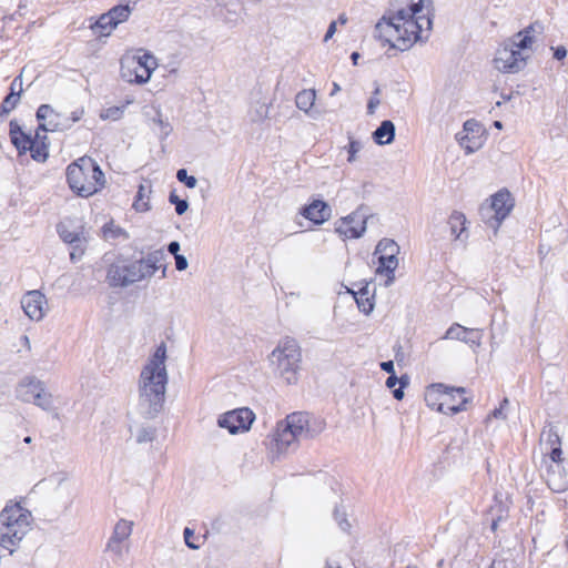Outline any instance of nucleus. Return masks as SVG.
I'll use <instances>...</instances> for the list:
<instances>
[{"label": "nucleus", "mask_w": 568, "mask_h": 568, "mask_svg": "<svg viewBox=\"0 0 568 568\" xmlns=\"http://www.w3.org/2000/svg\"><path fill=\"white\" fill-rule=\"evenodd\" d=\"M423 0L413 1L408 8L398 10L392 17H383L375 27L377 37L392 48L408 50L432 27V20L423 13Z\"/></svg>", "instance_id": "1"}, {"label": "nucleus", "mask_w": 568, "mask_h": 568, "mask_svg": "<svg viewBox=\"0 0 568 568\" xmlns=\"http://www.w3.org/2000/svg\"><path fill=\"white\" fill-rule=\"evenodd\" d=\"M166 347L159 345L142 368L139 378V398L135 406L138 418L154 419L163 409L168 385V372L165 367Z\"/></svg>", "instance_id": "2"}, {"label": "nucleus", "mask_w": 568, "mask_h": 568, "mask_svg": "<svg viewBox=\"0 0 568 568\" xmlns=\"http://www.w3.org/2000/svg\"><path fill=\"white\" fill-rule=\"evenodd\" d=\"M325 426L324 419L307 413L295 412L287 415L276 427L274 442L277 452L285 453L295 449L298 442L316 437L325 429Z\"/></svg>", "instance_id": "3"}, {"label": "nucleus", "mask_w": 568, "mask_h": 568, "mask_svg": "<svg viewBox=\"0 0 568 568\" xmlns=\"http://www.w3.org/2000/svg\"><path fill=\"white\" fill-rule=\"evenodd\" d=\"M541 30L539 23H531L524 30L517 32L497 49L494 64L504 73H517L521 71L529 59L527 50L531 49L535 42V34Z\"/></svg>", "instance_id": "4"}, {"label": "nucleus", "mask_w": 568, "mask_h": 568, "mask_svg": "<svg viewBox=\"0 0 568 568\" xmlns=\"http://www.w3.org/2000/svg\"><path fill=\"white\" fill-rule=\"evenodd\" d=\"M31 520L30 510L9 501L0 511V546L12 552L30 530Z\"/></svg>", "instance_id": "5"}, {"label": "nucleus", "mask_w": 568, "mask_h": 568, "mask_svg": "<svg viewBox=\"0 0 568 568\" xmlns=\"http://www.w3.org/2000/svg\"><path fill=\"white\" fill-rule=\"evenodd\" d=\"M70 189L82 197H89L104 187V173L91 158H80L67 168Z\"/></svg>", "instance_id": "6"}, {"label": "nucleus", "mask_w": 568, "mask_h": 568, "mask_svg": "<svg viewBox=\"0 0 568 568\" xmlns=\"http://www.w3.org/2000/svg\"><path fill=\"white\" fill-rule=\"evenodd\" d=\"M301 348L294 338L286 337L282 339L270 355L272 366L276 373L285 379L287 384H294L297 381V371L301 363Z\"/></svg>", "instance_id": "7"}, {"label": "nucleus", "mask_w": 568, "mask_h": 568, "mask_svg": "<svg viewBox=\"0 0 568 568\" xmlns=\"http://www.w3.org/2000/svg\"><path fill=\"white\" fill-rule=\"evenodd\" d=\"M462 396L466 393L464 387H449L445 384H433L425 393V402L428 407L446 415H455L466 409L467 398H462L459 404H452L450 396Z\"/></svg>", "instance_id": "8"}, {"label": "nucleus", "mask_w": 568, "mask_h": 568, "mask_svg": "<svg viewBox=\"0 0 568 568\" xmlns=\"http://www.w3.org/2000/svg\"><path fill=\"white\" fill-rule=\"evenodd\" d=\"M9 134L11 143L16 146L19 154H24L27 151H30L31 158L34 161L44 162L47 160L48 150L43 142L47 136H41L38 130L36 132V136L32 138L22 130L17 120H11Z\"/></svg>", "instance_id": "9"}, {"label": "nucleus", "mask_w": 568, "mask_h": 568, "mask_svg": "<svg viewBox=\"0 0 568 568\" xmlns=\"http://www.w3.org/2000/svg\"><path fill=\"white\" fill-rule=\"evenodd\" d=\"M158 67L156 59L149 52L128 57L121 62V75L130 83H146Z\"/></svg>", "instance_id": "10"}, {"label": "nucleus", "mask_w": 568, "mask_h": 568, "mask_svg": "<svg viewBox=\"0 0 568 568\" xmlns=\"http://www.w3.org/2000/svg\"><path fill=\"white\" fill-rule=\"evenodd\" d=\"M514 205L515 203L510 192L507 190H500L491 196L489 204L480 206L479 214L481 221L497 232L501 222L514 209Z\"/></svg>", "instance_id": "11"}, {"label": "nucleus", "mask_w": 568, "mask_h": 568, "mask_svg": "<svg viewBox=\"0 0 568 568\" xmlns=\"http://www.w3.org/2000/svg\"><path fill=\"white\" fill-rule=\"evenodd\" d=\"M57 231L60 239L72 246L70 260L79 261L84 254L88 242L84 225L81 221L67 219L57 225Z\"/></svg>", "instance_id": "12"}, {"label": "nucleus", "mask_w": 568, "mask_h": 568, "mask_svg": "<svg viewBox=\"0 0 568 568\" xmlns=\"http://www.w3.org/2000/svg\"><path fill=\"white\" fill-rule=\"evenodd\" d=\"M398 254L399 246L394 240L382 239L376 245L374 252V255H377L378 258L376 272L381 275H386V286L392 285L395 281V270L398 266Z\"/></svg>", "instance_id": "13"}, {"label": "nucleus", "mask_w": 568, "mask_h": 568, "mask_svg": "<svg viewBox=\"0 0 568 568\" xmlns=\"http://www.w3.org/2000/svg\"><path fill=\"white\" fill-rule=\"evenodd\" d=\"M17 397L24 403H33L44 410L52 407V395L45 390L44 384L36 377H26L19 383Z\"/></svg>", "instance_id": "14"}, {"label": "nucleus", "mask_w": 568, "mask_h": 568, "mask_svg": "<svg viewBox=\"0 0 568 568\" xmlns=\"http://www.w3.org/2000/svg\"><path fill=\"white\" fill-rule=\"evenodd\" d=\"M135 4L136 0H121L118 6L100 16L93 29L99 32L100 36H109L118 24L129 19Z\"/></svg>", "instance_id": "15"}, {"label": "nucleus", "mask_w": 568, "mask_h": 568, "mask_svg": "<svg viewBox=\"0 0 568 568\" xmlns=\"http://www.w3.org/2000/svg\"><path fill=\"white\" fill-rule=\"evenodd\" d=\"M367 210L359 206L356 211L342 217L336 223V232L346 239H359L366 232Z\"/></svg>", "instance_id": "16"}, {"label": "nucleus", "mask_w": 568, "mask_h": 568, "mask_svg": "<svg viewBox=\"0 0 568 568\" xmlns=\"http://www.w3.org/2000/svg\"><path fill=\"white\" fill-rule=\"evenodd\" d=\"M255 419V414L247 407L230 410L221 415L217 425L226 428L230 434L247 432Z\"/></svg>", "instance_id": "17"}, {"label": "nucleus", "mask_w": 568, "mask_h": 568, "mask_svg": "<svg viewBox=\"0 0 568 568\" xmlns=\"http://www.w3.org/2000/svg\"><path fill=\"white\" fill-rule=\"evenodd\" d=\"M545 455L549 456L550 460L554 463L547 468L546 481L548 487L557 493L564 491L568 488V474L560 471L561 467V446H556L549 448L548 452H542Z\"/></svg>", "instance_id": "18"}, {"label": "nucleus", "mask_w": 568, "mask_h": 568, "mask_svg": "<svg viewBox=\"0 0 568 568\" xmlns=\"http://www.w3.org/2000/svg\"><path fill=\"white\" fill-rule=\"evenodd\" d=\"M139 267L134 265V262L126 264H112L106 273V280L112 287H126L131 284L141 281Z\"/></svg>", "instance_id": "19"}, {"label": "nucleus", "mask_w": 568, "mask_h": 568, "mask_svg": "<svg viewBox=\"0 0 568 568\" xmlns=\"http://www.w3.org/2000/svg\"><path fill=\"white\" fill-rule=\"evenodd\" d=\"M47 297L38 290L27 292L21 298V307L31 321H41L45 315Z\"/></svg>", "instance_id": "20"}, {"label": "nucleus", "mask_w": 568, "mask_h": 568, "mask_svg": "<svg viewBox=\"0 0 568 568\" xmlns=\"http://www.w3.org/2000/svg\"><path fill=\"white\" fill-rule=\"evenodd\" d=\"M481 336L480 329L467 328L455 323L446 331L442 339H456L469 344L470 346H479Z\"/></svg>", "instance_id": "21"}, {"label": "nucleus", "mask_w": 568, "mask_h": 568, "mask_svg": "<svg viewBox=\"0 0 568 568\" xmlns=\"http://www.w3.org/2000/svg\"><path fill=\"white\" fill-rule=\"evenodd\" d=\"M301 214L314 224L321 225L331 219L332 209L326 202L314 200L302 209Z\"/></svg>", "instance_id": "22"}, {"label": "nucleus", "mask_w": 568, "mask_h": 568, "mask_svg": "<svg viewBox=\"0 0 568 568\" xmlns=\"http://www.w3.org/2000/svg\"><path fill=\"white\" fill-rule=\"evenodd\" d=\"M130 433L138 444H146L156 438L158 428L152 424L134 419L130 426Z\"/></svg>", "instance_id": "23"}, {"label": "nucleus", "mask_w": 568, "mask_h": 568, "mask_svg": "<svg viewBox=\"0 0 568 568\" xmlns=\"http://www.w3.org/2000/svg\"><path fill=\"white\" fill-rule=\"evenodd\" d=\"M58 114L49 104H41L37 110V119L40 121L38 131H54L58 128V123L54 119Z\"/></svg>", "instance_id": "24"}, {"label": "nucleus", "mask_w": 568, "mask_h": 568, "mask_svg": "<svg viewBox=\"0 0 568 568\" xmlns=\"http://www.w3.org/2000/svg\"><path fill=\"white\" fill-rule=\"evenodd\" d=\"M395 124L390 120H384L374 131L373 139L379 145L390 144L395 139Z\"/></svg>", "instance_id": "25"}, {"label": "nucleus", "mask_w": 568, "mask_h": 568, "mask_svg": "<svg viewBox=\"0 0 568 568\" xmlns=\"http://www.w3.org/2000/svg\"><path fill=\"white\" fill-rule=\"evenodd\" d=\"M152 193V186L149 181H145L144 183H141L139 185L133 207L138 212H146L150 210V194Z\"/></svg>", "instance_id": "26"}, {"label": "nucleus", "mask_w": 568, "mask_h": 568, "mask_svg": "<svg viewBox=\"0 0 568 568\" xmlns=\"http://www.w3.org/2000/svg\"><path fill=\"white\" fill-rule=\"evenodd\" d=\"M354 298L361 312L368 315L374 308V295L371 294L368 285L354 293Z\"/></svg>", "instance_id": "27"}, {"label": "nucleus", "mask_w": 568, "mask_h": 568, "mask_svg": "<svg viewBox=\"0 0 568 568\" xmlns=\"http://www.w3.org/2000/svg\"><path fill=\"white\" fill-rule=\"evenodd\" d=\"M466 216L462 212L454 211L448 219L452 236L456 240H460L463 233L466 232Z\"/></svg>", "instance_id": "28"}, {"label": "nucleus", "mask_w": 568, "mask_h": 568, "mask_svg": "<svg viewBox=\"0 0 568 568\" xmlns=\"http://www.w3.org/2000/svg\"><path fill=\"white\" fill-rule=\"evenodd\" d=\"M540 445L542 452H548L549 448L561 446V440L558 432L552 427H545L540 434Z\"/></svg>", "instance_id": "29"}, {"label": "nucleus", "mask_w": 568, "mask_h": 568, "mask_svg": "<svg viewBox=\"0 0 568 568\" xmlns=\"http://www.w3.org/2000/svg\"><path fill=\"white\" fill-rule=\"evenodd\" d=\"M133 521L126 519H120L114 525L111 539H115L118 541H126L133 531Z\"/></svg>", "instance_id": "30"}, {"label": "nucleus", "mask_w": 568, "mask_h": 568, "mask_svg": "<svg viewBox=\"0 0 568 568\" xmlns=\"http://www.w3.org/2000/svg\"><path fill=\"white\" fill-rule=\"evenodd\" d=\"M456 139L459 145L465 150L466 154H471L481 148L480 135H470L457 133Z\"/></svg>", "instance_id": "31"}, {"label": "nucleus", "mask_w": 568, "mask_h": 568, "mask_svg": "<svg viewBox=\"0 0 568 568\" xmlns=\"http://www.w3.org/2000/svg\"><path fill=\"white\" fill-rule=\"evenodd\" d=\"M165 253L162 248L160 250H155L153 252H150L148 255H146V263H150L151 266H152V270L154 271V273L158 271V270H162V273H161V278H164L166 276V265H165Z\"/></svg>", "instance_id": "32"}, {"label": "nucleus", "mask_w": 568, "mask_h": 568, "mask_svg": "<svg viewBox=\"0 0 568 568\" xmlns=\"http://www.w3.org/2000/svg\"><path fill=\"white\" fill-rule=\"evenodd\" d=\"M316 98L315 90L308 89V90H302L296 94L295 103L296 106L304 112H308L311 108L314 105Z\"/></svg>", "instance_id": "33"}, {"label": "nucleus", "mask_w": 568, "mask_h": 568, "mask_svg": "<svg viewBox=\"0 0 568 568\" xmlns=\"http://www.w3.org/2000/svg\"><path fill=\"white\" fill-rule=\"evenodd\" d=\"M270 106L266 102H256L250 110L248 116L252 122H262L268 118Z\"/></svg>", "instance_id": "34"}, {"label": "nucleus", "mask_w": 568, "mask_h": 568, "mask_svg": "<svg viewBox=\"0 0 568 568\" xmlns=\"http://www.w3.org/2000/svg\"><path fill=\"white\" fill-rule=\"evenodd\" d=\"M105 548L108 551H111L116 559H122L124 554L129 551L128 544L111 538H109Z\"/></svg>", "instance_id": "35"}, {"label": "nucleus", "mask_w": 568, "mask_h": 568, "mask_svg": "<svg viewBox=\"0 0 568 568\" xmlns=\"http://www.w3.org/2000/svg\"><path fill=\"white\" fill-rule=\"evenodd\" d=\"M124 109L125 105L106 108L101 111L100 118L102 120L118 121L123 116Z\"/></svg>", "instance_id": "36"}, {"label": "nucleus", "mask_w": 568, "mask_h": 568, "mask_svg": "<svg viewBox=\"0 0 568 568\" xmlns=\"http://www.w3.org/2000/svg\"><path fill=\"white\" fill-rule=\"evenodd\" d=\"M334 519L336 520L338 527L343 531H345V532L349 531L352 525L348 521L347 515H346L344 509H342L341 507H335V509H334Z\"/></svg>", "instance_id": "37"}, {"label": "nucleus", "mask_w": 568, "mask_h": 568, "mask_svg": "<svg viewBox=\"0 0 568 568\" xmlns=\"http://www.w3.org/2000/svg\"><path fill=\"white\" fill-rule=\"evenodd\" d=\"M20 97L9 93L1 103L0 114L3 115L10 113L17 106Z\"/></svg>", "instance_id": "38"}, {"label": "nucleus", "mask_w": 568, "mask_h": 568, "mask_svg": "<svg viewBox=\"0 0 568 568\" xmlns=\"http://www.w3.org/2000/svg\"><path fill=\"white\" fill-rule=\"evenodd\" d=\"M169 202L175 205V212L179 215L184 214L189 209V203L186 200H181L175 192H171L169 195Z\"/></svg>", "instance_id": "39"}, {"label": "nucleus", "mask_w": 568, "mask_h": 568, "mask_svg": "<svg viewBox=\"0 0 568 568\" xmlns=\"http://www.w3.org/2000/svg\"><path fill=\"white\" fill-rule=\"evenodd\" d=\"M134 265L139 267V273L141 275V281L151 277L154 274V271L152 270V266L150 263H146V256L134 261Z\"/></svg>", "instance_id": "40"}, {"label": "nucleus", "mask_w": 568, "mask_h": 568, "mask_svg": "<svg viewBox=\"0 0 568 568\" xmlns=\"http://www.w3.org/2000/svg\"><path fill=\"white\" fill-rule=\"evenodd\" d=\"M464 134H470V135H480L481 133V125L474 119L465 121L463 125V132Z\"/></svg>", "instance_id": "41"}, {"label": "nucleus", "mask_w": 568, "mask_h": 568, "mask_svg": "<svg viewBox=\"0 0 568 568\" xmlns=\"http://www.w3.org/2000/svg\"><path fill=\"white\" fill-rule=\"evenodd\" d=\"M176 179L179 180V182L184 183L190 189H194L197 184V180L192 175H187L185 169L178 170Z\"/></svg>", "instance_id": "42"}, {"label": "nucleus", "mask_w": 568, "mask_h": 568, "mask_svg": "<svg viewBox=\"0 0 568 568\" xmlns=\"http://www.w3.org/2000/svg\"><path fill=\"white\" fill-rule=\"evenodd\" d=\"M183 537H184L185 545L189 548H191V549L200 548V544L195 542V540H197L199 538L195 537V532L192 528L185 527L183 530Z\"/></svg>", "instance_id": "43"}, {"label": "nucleus", "mask_w": 568, "mask_h": 568, "mask_svg": "<svg viewBox=\"0 0 568 568\" xmlns=\"http://www.w3.org/2000/svg\"><path fill=\"white\" fill-rule=\"evenodd\" d=\"M363 149V144L361 141L351 140L348 144V162H354L356 160V154Z\"/></svg>", "instance_id": "44"}, {"label": "nucleus", "mask_w": 568, "mask_h": 568, "mask_svg": "<svg viewBox=\"0 0 568 568\" xmlns=\"http://www.w3.org/2000/svg\"><path fill=\"white\" fill-rule=\"evenodd\" d=\"M379 92H381V89L377 87L375 89L373 95L368 100V103H367V113L368 114H374L376 108L381 104V100L378 99Z\"/></svg>", "instance_id": "45"}, {"label": "nucleus", "mask_w": 568, "mask_h": 568, "mask_svg": "<svg viewBox=\"0 0 568 568\" xmlns=\"http://www.w3.org/2000/svg\"><path fill=\"white\" fill-rule=\"evenodd\" d=\"M509 404L508 398H504L498 408H495L489 417L506 419L505 407Z\"/></svg>", "instance_id": "46"}, {"label": "nucleus", "mask_w": 568, "mask_h": 568, "mask_svg": "<svg viewBox=\"0 0 568 568\" xmlns=\"http://www.w3.org/2000/svg\"><path fill=\"white\" fill-rule=\"evenodd\" d=\"M22 92V78L21 75L16 77L10 84V94L20 97Z\"/></svg>", "instance_id": "47"}, {"label": "nucleus", "mask_w": 568, "mask_h": 568, "mask_svg": "<svg viewBox=\"0 0 568 568\" xmlns=\"http://www.w3.org/2000/svg\"><path fill=\"white\" fill-rule=\"evenodd\" d=\"M398 383L402 385V387H405L408 384V381L407 378L404 377H400L398 379L394 374L388 376V378L386 379V386L388 388H394Z\"/></svg>", "instance_id": "48"}, {"label": "nucleus", "mask_w": 568, "mask_h": 568, "mask_svg": "<svg viewBox=\"0 0 568 568\" xmlns=\"http://www.w3.org/2000/svg\"><path fill=\"white\" fill-rule=\"evenodd\" d=\"M174 260H175V267H176L178 271L186 270L189 263H187V260H186V257L184 255H181V254L176 255L174 257Z\"/></svg>", "instance_id": "49"}, {"label": "nucleus", "mask_w": 568, "mask_h": 568, "mask_svg": "<svg viewBox=\"0 0 568 568\" xmlns=\"http://www.w3.org/2000/svg\"><path fill=\"white\" fill-rule=\"evenodd\" d=\"M567 55V49L564 45H559L554 49V58L557 60H562Z\"/></svg>", "instance_id": "50"}, {"label": "nucleus", "mask_w": 568, "mask_h": 568, "mask_svg": "<svg viewBox=\"0 0 568 568\" xmlns=\"http://www.w3.org/2000/svg\"><path fill=\"white\" fill-rule=\"evenodd\" d=\"M180 247L181 246H180V243L178 241H172L168 245V251H169V253H171L175 257L176 255H180L179 254Z\"/></svg>", "instance_id": "51"}, {"label": "nucleus", "mask_w": 568, "mask_h": 568, "mask_svg": "<svg viewBox=\"0 0 568 568\" xmlns=\"http://www.w3.org/2000/svg\"><path fill=\"white\" fill-rule=\"evenodd\" d=\"M336 32V21H332L328 26V29L324 36V42H327Z\"/></svg>", "instance_id": "52"}, {"label": "nucleus", "mask_w": 568, "mask_h": 568, "mask_svg": "<svg viewBox=\"0 0 568 568\" xmlns=\"http://www.w3.org/2000/svg\"><path fill=\"white\" fill-rule=\"evenodd\" d=\"M381 368L384 372L389 373L390 375H393L394 374V363H393V361L382 362L381 363Z\"/></svg>", "instance_id": "53"}, {"label": "nucleus", "mask_w": 568, "mask_h": 568, "mask_svg": "<svg viewBox=\"0 0 568 568\" xmlns=\"http://www.w3.org/2000/svg\"><path fill=\"white\" fill-rule=\"evenodd\" d=\"M159 123L162 125V132L164 135H169V133L171 132L172 128L170 126L169 123H164L161 119L159 120Z\"/></svg>", "instance_id": "54"}, {"label": "nucleus", "mask_w": 568, "mask_h": 568, "mask_svg": "<svg viewBox=\"0 0 568 568\" xmlns=\"http://www.w3.org/2000/svg\"><path fill=\"white\" fill-rule=\"evenodd\" d=\"M403 388H404V387H402V386H400V387L395 388V389L393 390V395H394V397H395L396 399H398V400H399V399H402V398L404 397Z\"/></svg>", "instance_id": "55"}, {"label": "nucleus", "mask_w": 568, "mask_h": 568, "mask_svg": "<svg viewBox=\"0 0 568 568\" xmlns=\"http://www.w3.org/2000/svg\"><path fill=\"white\" fill-rule=\"evenodd\" d=\"M464 395H465V394H463L462 396H459L458 394H456V393H455L454 395H452V396H450V403H452V404H459V402L462 400V398H466Z\"/></svg>", "instance_id": "56"}, {"label": "nucleus", "mask_w": 568, "mask_h": 568, "mask_svg": "<svg viewBox=\"0 0 568 568\" xmlns=\"http://www.w3.org/2000/svg\"><path fill=\"white\" fill-rule=\"evenodd\" d=\"M339 91H341V87H339V84H338V83H336V82H334V83H333V89H332V91H331V95H335V94H336L337 92H339Z\"/></svg>", "instance_id": "57"}, {"label": "nucleus", "mask_w": 568, "mask_h": 568, "mask_svg": "<svg viewBox=\"0 0 568 568\" xmlns=\"http://www.w3.org/2000/svg\"><path fill=\"white\" fill-rule=\"evenodd\" d=\"M351 59H352L354 64H357V60L359 59V53L358 52H353L352 55H351Z\"/></svg>", "instance_id": "58"}, {"label": "nucleus", "mask_w": 568, "mask_h": 568, "mask_svg": "<svg viewBox=\"0 0 568 568\" xmlns=\"http://www.w3.org/2000/svg\"><path fill=\"white\" fill-rule=\"evenodd\" d=\"M82 114H83V111H81L80 113L74 112V113H73V118H72V119H73V121H79Z\"/></svg>", "instance_id": "59"}, {"label": "nucleus", "mask_w": 568, "mask_h": 568, "mask_svg": "<svg viewBox=\"0 0 568 568\" xmlns=\"http://www.w3.org/2000/svg\"><path fill=\"white\" fill-rule=\"evenodd\" d=\"M111 227H112V224H105L103 226V232H104V235L106 236L108 232L111 231Z\"/></svg>", "instance_id": "60"}, {"label": "nucleus", "mask_w": 568, "mask_h": 568, "mask_svg": "<svg viewBox=\"0 0 568 568\" xmlns=\"http://www.w3.org/2000/svg\"><path fill=\"white\" fill-rule=\"evenodd\" d=\"M338 21L342 23V24H345L347 22V18L345 17V14H341L338 17Z\"/></svg>", "instance_id": "61"}, {"label": "nucleus", "mask_w": 568, "mask_h": 568, "mask_svg": "<svg viewBox=\"0 0 568 568\" xmlns=\"http://www.w3.org/2000/svg\"><path fill=\"white\" fill-rule=\"evenodd\" d=\"M22 341H23V344H26L28 346V348H30V341H29V337L27 335L22 336Z\"/></svg>", "instance_id": "62"}, {"label": "nucleus", "mask_w": 568, "mask_h": 568, "mask_svg": "<svg viewBox=\"0 0 568 568\" xmlns=\"http://www.w3.org/2000/svg\"><path fill=\"white\" fill-rule=\"evenodd\" d=\"M494 126L497 128V129H501L503 128V124L500 121H495L494 122Z\"/></svg>", "instance_id": "63"}, {"label": "nucleus", "mask_w": 568, "mask_h": 568, "mask_svg": "<svg viewBox=\"0 0 568 568\" xmlns=\"http://www.w3.org/2000/svg\"><path fill=\"white\" fill-rule=\"evenodd\" d=\"M23 442H24L26 444H30V443L32 442V438H31L30 436H27V437L23 439Z\"/></svg>", "instance_id": "64"}]
</instances>
